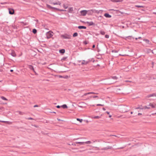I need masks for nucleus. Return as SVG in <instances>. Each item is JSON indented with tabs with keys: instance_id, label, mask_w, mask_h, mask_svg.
Here are the masks:
<instances>
[{
	"instance_id": "nucleus-45",
	"label": "nucleus",
	"mask_w": 156,
	"mask_h": 156,
	"mask_svg": "<svg viewBox=\"0 0 156 156\" xmlns=\"http://www.w3.org/2000/svg\"><path fill=\"white\" fill-rule=\"evenodd\" d=\"M28 119V120H32V119H33L32 118H31V117H30V118H28L27 119Z\"/></svg>"
},
{
	"instance_id": "nucleus-39",
	"label": "nucleus",
	"mask_w": 156,
	"mask_h": 156,
	"mask_svg": "<svg viewBox=\"0 0 156 156\" xmlns=\"http://www.w3.org/2000/svg\"><path fill=\"white\" fill-rule=\"evenodd\" d=\"M67 58L66 57H63L62 58L61 60H62V61H65L66 59Z\"/></svg>"
},
{
	"instance_id": "nucleus-55",
	"label": "nucleus",
	"mask_w": 156,
	"mask_h": 156,
	"mask_svg": "<svg viewBox=\"0 0 156 156\" xmlns=\"http://www.w3.org/2000/svg\"><path fill=\"white\" fill-rule=\"evenodd\" d=\"M142 115V114H141V113H139L138 114V115Z\"/></svg>"
},
{
	"instance_id": "nucleus-14",
	"label": "nucleus",
	"mask_w": 156,
	"mask_h": 156,
	"mask_svg": "<svg viewBox=\"0 0 156 156\" xmlns=\"http://www.w3.org/2000/svg\"><path fill=\"white\" fill-rule=\"evenodd\" d=\"M104 15L107 18H111V15L107 13L105 14Z\"/></svg>"
},
{
	"instance_id": "nucleus-36",
	"label": "nucleus",
	"mask_w": 156,
	"mask_h": 156,
	"mask_svg": "<svg viewBox=\"0 0 156 156\" xmlns=\"http://www.w3.org/2000/svg\"><path fill=\"white\" fill-rule=\"evenodd\" d=\"M85 150H78V151H76L75 152H82L83 151H85Z\"/></svg>"
},
{
	"instance_id": "nucleus-43",
	"label": "nucleus",
	"mask_w": 156,
	"mask_h": 156,
	"mask_svg": "<svg viewBox=\"0 0 156 156\" xmlns=\"http://www.w3.org/2000/svg\"><path fill=\"white\" fill-rule=\"evenodd\" d=\"M87 94H90V92H88V93H85L84 94V96H86L87 95Z\"/></svg>"
},
{
	"instance_id": "nucleus-40",
	"label": "nucleus",
	"mask_w": 156,
	"mask_h": 156,
	"mask_svg": "<svg viewBox=\"0 0 156 156\" xmlns=\"http://www.w3.org/2000/svg\"><path fill=\"white\" fill-rule=\"evenodd\" d=\"M104 105H101V104H98L97 105V106H103Z\"/></svg>"
},
{
	"instance_id": "nucleus-10",
	"label": "nucleus",
	"mask_w": 156,
	"mask_h": 156,
	"mask_svg": "<svg viewBox=\"0 0 156 156\" xmlns=\"http://www.w3.org/2000/svg\"><path fill=\"white\" fill-rule=\"evenodd\" d=\"M112 147L108 146L106 147L103 148L101 149L102 150H106L108 149H111Z\"/></svg>"
},
{
	"instance_id": "nucleus-34",
	"label": "nucleus",
	"mask_w": 156,
	"mask_h": 156,
	"mask_svg": "<svg viewBox=\"0 0 156 156\" xmlns=\"http://www.w3.org/2000/svg\"><path fill=\"white\" fill-rule=\"evenodd\" d=\"M100 34L102 35H104L105 34V32L104 31H100Z\"/></svg>"
},
{
	"instance_id": "nucleus-19",
	"label": "nucleus",
	"mask_w": 156,
	"mask_h": 156,
	"mask_svg": "<svg viewBox=\"0 0 156 156\" xmlns=\"http://www.w3.org/2000/svg\"><path fill=\"white\" fill-rule=\"evenodd\" d=\"M59 52L60 53L63 54L65 52V50L64 49H61L59 50Z\"/></svg>"
},
{
	"instance_id": "nucleus-25",
	"label": "nucleus",
	"mask_w": 156,
	"mask_h": 156,
	"mask_svg": "<svg viewBox=\"0 0 156 156\" xmlns=\"http://www.w3.org/2000/svg\"><path fill=\"white\" fill-rule=\"evenodd\" d=\"M61 107H62L63 108H67V106L66 105L64 104L61 106Z\"/></svg>"
},
{
	"instance_id": "nucleus-57",
	"label": "nucleus",
	"mask_w": 156,
	"mask_h": 156,
	"mask_svg": "<svg viewBox=\"0 0 156 156\" xmlns=\"http://www.w3.org/2000/svg\"><path fill=\"white\" fill-rule=\"evenodd\" d=\"M13 69H11V70H10V71L11 72H13Z\"/></svg>"
},
{
	"instance_id": "nucleus-32",
	"label": "nucleus",
	"mask_w": 156,
	"mask_h": 156,
	"mask_svg": "<svg viewBox=\"0 0 156 156\" xmlns=\"http://www.w3.org/2000/svg\"><path fill=\"white\" fill-rule=\"evenodd\" d=\"M101 118L100 116H95L94 117V118L95 119H98Z\"/></svg>"
},
{
	"instance_id": "nucleus-12",
	"label": "nucleus",
	"mask_w": 156,
	"mask_h": 156,
	"mask_svg": "<svg viewBox=\"0 0 156 156\" xmlns=\"http://www.w3.org/2000/svg\"><path fill=\"white\" fill-rule=\"evenodd\" d=\"M73 11V7H69L68 9V12L69 13H72Z\"/></svg>"
},
{
	"instance_id": "nucleus-51",
	"label": "nucleus",
	"mask_w": 156,
	"mask_h": 156,
	"mask_svg": "<svg viewBox=\"0 0 156 156\" xmlns=\"http://www.w3.org/2000/svg\"><path fill=\"white\" fill-rule=\"evenodd\" d=\"M121 89L119 88H117V91H118V90H121Z\"/></svg>"
},
{
	"instance_id": "nucleus-16",
	"label": "nucleus",
	"mask_w": 156,
	"mask_h": 156,
	"mask_svg": "<svg viewBox=\"0 0 156 156\" xmlns=\"http://www.w3.org/2000/svg\"><path fill=\"white\" fill-rule=\"evenodd\" d=\"M11 54L13 57H15L16 56V54L14 51H12Z\"/></svg>"
},
{
	"instance_id": "nucleus-18",
	"label": "nucleus",
	"mask_w": 156,
	"mask_h": 156,
	"mask_svg": "<svg viewBox=\"0 0 156 156\" xmlns=\"http://www.w3.org/2000/svg\"><path fill=\"white\" fill-rule=\"evenodd\" d=\"M29 68L31 70H33V71H34V67L32 65H29Z\"/></svg>"
},
{
	"instance_id": "nucleus-31",
	"label": "nucleus",
	"mask_w": 156,
	"mask_h": 156,
	"mask_svg": "<svg viewBox=\"0 0 156 156\" xmlns=\"http://www.w3.org/2000/svg\"><path fill=\"white\" fill-rule=\"evenodd\" d=\"M91 143V142H90V141H88L84 142V144H90Z\"/></svg>"
},
{
	"instance_id": "nucleus-26",
	"label": "nucleus",
	"mask_w": 156,
	"mask_h": 156,
	"mask_svg": "<svg viewBox=\"0 0 156 156\" xmlns=\"http://www.w3.org/2000/svg\"><path fill=\"white\" fill-rule=\"evenodd\" d=\"M135 109H143L144 108L142 107V106L141 105L140 106H139L138 107L136 108Z\"/></svg>"
},
{
	"instance_id": "nucleus-8",
	"label": "nucleus",
	"mask_w": 156,
	"mask_h": 156,
	"mask_svg": "<svg viewBox=\"0 0 156 156\" xmlns=\"http://www.w3.org/2000/svg\"><path fill=\"white\" fill-rule=\"evenodd\" d=\"M148 106H151L152 108H156V105L152 104L151 103H150Z\"/></svg>"
},
{
	"instance_id": "nucleus-33",
	"label": "nucleus",
	"mask_w": 156,
	"mask_h": 156,
	"mask_svg": "<svg viewBox=\"0 0 156 156\" xmlns=\"http://www.w3.org/2000/svg\"><path fill=\"white\" fill-rule=\"evenodd\" d=\"M1 98L3 100H7V99L6 98H5V97H4L3 96H2L1 97Z\"/></svg>"
},
{
	"instance_id": "nucleus-29",
	"label": "nucleus",
	"mask_w": 156,
	"mask_h": 156,
	"mask_svg": "<svg viewBox=\"0 0 156 156\" xmlns=\"http://www.w3.org/2000/svg\"><path fill=\"white\" fill-rule=\"evenodd\" d=\"M144 41H145L146 42L147 44H148L149 42V41L147 39H144Z\"/></svg>"
},
{
	"instance_id": "nucleus-22",
	"label": "nucleus",
	"mask_w": 156,
	"mask_h": 156,
	"mask_svg": "<svg viewBox=\"0 0 156 156\" xmlns=\"http://www.w3.org/2000/svg\"><path fill=\"white\" fill-rule=\"evenodd\" d=\"M63 7L65 9H66L68 8V5L67 4L65 5V4H64L63 5Z\"/></svg>"
},
{
	"instance_id": "nucleus-24",
	"label": "nucleus",
	"mask_w": 156,
	"mask_h": 156,
	"mask_svg": "<svg viewBox=\"0 0 156 156\" xmlns=\"http://www.w3.org/2000/svg\"><path fill=\"white\" fill-rule=\"evenodd\" d=\"M90 98H98V96H96V95L91 96H90Z\"/></svg>"
},
{
	"instance_id": "nucleus-20",
	"label": "nucleus",
	"mask_w": 156,
	"mask_h": 156,
	"mask_svg": "<svg viewBox=\"0 0 156 156\" xmlns=\"http://www.w3.org/2000/svg\"><path fill=\"white\" fill-rule=\"evenodd\" d=\"M114 80H116L118 79V77L116 76H112L111 77Z\"/></svg>"
},
{
	"instance_id": "nucleus-28",
	"label": "nucleus",
	"mask_w": 156,
	"mask_h": 156,
	"mask_svg": "<svg viewBox=\"0 0 156 156\" xmlns=\"http://www.w3.org/2000/svg\"><path fill=\"white\" fill-rule=\"evenodd\" d=\"M78 36V33L77 32L75 33L73 35V37H76Z\"/></svg>"
},
{
	"instance_id": "nucleus-64",
	"label": "nucleus",
	"mask_w": 156,
	"mask_h": 156,
	"mask_svg": "<svg viewBox=\"0 0 156 156\" xmlns=\"http://www.w3.org/2000/svg\"><path fill=\"white\" fill-rule=\"evenodd\" d=\"M97 66H100V65L99 64H97Z\"/></svg>"
},
{
	"instance_id": "nucleus-1",
	"label": "nucleus",
	"mask_w": 156,
	"mask_h": 156,
	"mask_svg": "<svg viewBox=\"0 0 156 156\" xmlns=\"http://www.w3.org/2000/svg\"><path fill=\"white\" fill-rule=\"evenodd\" d=\"M91 11L92 12L93 10H83L81 11L80 12L82 16H84L86 15V14L88 12Z\"/></svg>"
},
{
	"instance_id": "nucleus-7",
	"label": "nucleus",
	"mask_w": 156,
	"mask_h": 156,
	"mask_svg": "<svg viewBox=\"0 0 156 156\" xmlns=\"http://www.w3.org/2000/svg\"><path fill=\"white\" fill-rule=\"evenodd\" d=\"M9 14L12 15L14 13V11L13 9H9Z\"/></svg>"
},
{
	"instance_id": "nucleus-58",
	"label": "nucleus",
	"mask_w": 156,
	"mask_h": 156,
	"mask_svg": "<svg viewBox=\"0 0 156 156\" xmlns=\"http://www.w3.org/2000/svg\"><path fill=\"white\" fill-rule=\"evenodd\" d=\"M106 113H107L108 114H109V112L107 111L106 112Z\"/></svg>"
},
{
	"instance_id": "nucleus-62",
	"label": "nucleus",
	"mask_w": 156,
	"mask_h": 156,
	"mask_svg": "<svg viewBox=\"0 0 156 156\" xmlns=\"http://www.w3.org/2000/svg\"><path fill=\"white\" fill-rule=\"evenodd\" d=\"M150 108L149 107H147V109H150Z\"/></svg>"
},
{
	"instance_id": "nucleus-30",
	"label": "nucleus",
	"mask_w": 156,
	"mask_h": 156,
	"mask_svg": "<svg viewBox=\"0 0 156 156\" xmlns=\"http://www.w3.org/2000/svg\"><path fill=\"white\" fill-rule=\"evenodd\" d=\"M136 7L138 8H143L144 6L142 5H136L135 6Z\"/></svg>"
},
{
	"instance_id": "nucleus-17",
	"label": "nucleus",
	"mask_w": 156,
	"mask_h": 156,
	"mask_svg": "<svg viewBox=\"0 0 156 156\" xmlns=\"http://www.w3.org/2000/svg\"><path fill=\"white\" fill-rule=\"evenodd\" d=\"M75 143L77 144H79L80 145H83L84 144V142H75Z\"/></svg>"
},
{
	"instance_id": "nucleus-60",
	"label": "nucleus",
	"mask_w": 156,
	"mask_h": 156,
	"mask_svg": "<svg viewBox=\"0 0 156 156\" xmlns=\"http://www.w3.org/2000/svg\"><path fill=\"white\" fill-rule=\"evenodd\" d=\"M102 109L104 111H105V108H103Z\"/></svg>"
},
{
	"instance_id": "nucleus-41",
	"label": "nucleus",
	"mask_w": 156,
	"mask_h": 156,
	"mask_svg": "<svg viewBox=\"0 0 156 156\" xmlns=\"http://www.w3.org/2000/svg\"><path fill=\"white\" fill-rule=\"evenodd\" d=\"M19 114H20L21 115H23L24 114L23 112H19Z\"/></svg>"
},
{
	"instance_id": "nucleus-6",
	"label": "nucleus",
	"mask_w": 156,
	"mask_h": 156,
	"mask_svg": "<svg viewBox=\"0 0 156 156\" xmlns=\"http://www.w3.org/2000/svg\"><path fill=\"white\" fill-rule=\"evenodd\" d=\"M156 97V93H154L148 95L146 96L147 98H149L152 97Z\"/></svg>"
},
{
	"instance_id": "nucleus-2",
	"label": "nucleus",
	"mask_w": 156,
	"mask_h": 156,
	"mask_svg": "<svg viewBox=\"0 0 156 156\" xmlns=\"http://www.w3.org/2000/svg\"><path fill=\"white\" fill-rule=\"evenodd\" d=\"M61 37H63L65 39H70L71 37V35L66 34L64 35H61Z\"/></svg>"
},
{
	"instance_id": "nucleus-54",
	"label": "nucleus",
	"mask_w": 156,
	"mask_h": 156,
	"mask_svg": "<svg viewBox=\"0 0 156 156\" xmlns=\"http://www.w3.org/2000/svg\"><path fill=\"white\" fill-rule=\"evenodd\" d=\"M84 43L85 44H87V41H85L84 42Z\"/></svg>"
},
{
	"instance_id": "nucleus-52",
	"label": "nucleus",
	"mask_w": 156,
	"mask_h": 156,
	"mask_svg": "<svg viewBox=\"0 0 156 156\" xmlns=\"http://www.w3.org/2000/svg\"><path fill=\"white\" fill-rule=\"evenodd\" d=\"M120 2V0H116V2Z\"/></svg>"
},
{
	"instance_id": "nucleus-38",
	"label": "nucleus",
	"mask_w": 156,
	"mask_h": 156,
	"mask_svg": "<svg viewBox=\"0 0 156 156\" xmlns=\"http://www.w3.org/2000/svg\"><path fill=\"white\" fill-rule=\"evenodd\" d=\"M98 93L94 92H90V94H98Z\"/></svg>"
},
{
	"instance_id": "nucleus-61",
	"label": "nucleus",
	"mask_w": 156,
	"mask_h": 156,
	"mask_svg": "<svg viewBox=\"0 0 156 156\" xmlns=\"http://www.w3.org/2000/svg\"><path fill=\"white\" fill-rule=\"evenodd\" d=\"M138 38L139 39H141V37H138Z\"/></svg>"
},
{
	"instance_id": "nucleus-59",
	"label": "nucleus",
	"mask_w": 156,
	"mask_h": 156,
	"mask_svg": "<svg viewBox=\"0 0 156 156\" xmlns=\"http://www.w3.org/2000/svg\"><path fill=\"white\" fill-rule=\"evenodd\" d=\"M76 143H74V144H72L73 145H74V146H76Z\"/></svg>"
},
{
	"instance_id": "nucleus-15",
	"label": "nucleus",
	"mask_w": 156,
	"mask_h": 156,
	"mask_svg": "<svg viewBox=\"0 0 156 156\" xmlns=\"http://www.w3.org/2000/svg\"><path fill=\"white\" fill-rule=\"evenodd\" d=\"M78 28L80 29H86V27L84 26H79L78 27Z\"/></svg>"
},
{
	"instance_id": "nucleus-37",
	"label": "nucleus",
	"mask_w": 156,
	"mask_h": 156,
	"mask_svg": "<svg viewBox=\"0 0 156 156\" xmlns=\"http://www.w3.org/2000/svg\"><path fill=\"white\" fill-rule=\"evenodd\" d=\"M72 149L73 150V152H75L74 151H78V150L77 148H72Z\"/></svg>"
},
{
	"instance_id": "nucleus-13",
	"label": "nucleus",
	"mask_w": 156,
	"mask_h": 156,
	"mask_svg": "<svg viewBox=\"0 0 156 156\" xmlns=\"http://www.w3.org/2000/svg\"><path fill=\"white\" fill-rule=\"evenodd\" d=\"M87 24L89 25V26H92V25H95L94 23L93 22H87Z\"/></svg>"
},
{
	"instance_id": "nucleus-63",
	"label": "nucleus",
	"mask_w": 156,
	"mask_h": 156,
	"mask_svg": "<svg viewBox=\"0 0 156 156\" xmlns=\"http://www.w3.org/2000/svg\"><path fill=\"white\" fill-rule=\"evenodd\" d=\"M58 119V121H61V120H60V119Z\"/></svg>"
},
{
	"instance_id": "nucleus-21",
	"label": "nucleus",
	"mask_w": 156,
	"mask_h": 156,
	"mask_svg": "<svg viewBox=\"0 0 156 156\" xmlns=\"http://www.w3.org/2000/svg\"><path fill=\"white\" fill-rule=\"evenodd\" d=\"M108 80H109V84H112L115 82H112V81H111V79L110 78H109L108 79Z\"/></svg>"
},
{
	"instance_id": "nucleus-47",
	"label": "nucleus",
	"mask_w": 156,
	"mask_h": 156,
	"mask_svg": "<svg viewBox=\"0 0 156 156\" xmlns=\"http://www.w3.org/2000/svg\"><path fill=\"white\" fill-rule=\"evenodd\" d=\"M38 107V105H35L34 106V108L35 107Z\"/></svg>"
},
{
	"instance_id": "nucleus-56",
	"label": "nucleus",
	"mask_w": 156,
	"mask_h": 156,
	"mask_svg": "<svg viewBox=\"0 0 156 156\" xmlns=\"http://www.w3.org/2000/svg\"><path fill=\"white\" fill-rule=\"evenodd\" d=\"M34 71V73H35V75H37V73H36L35 72V70H34V71Z\"/></svg>"
},
{
	"instance_id": "nucleus-11",
	"label": "nucleus",
	"mask_w": 156,
	"mask_h": 156,
	"mask_svg": "<svg viewBox=\"0 0 156 156\" xmlns=\"http://www.w3.org/2000/svg\"><path fill=\"white\" fill-rule=\"evenodd\" d=\"M51 4H53L54 5H60L61 3L60 2H51Z\"/></svg>"
},
{
	"instance_id": "nucleus-53",
	"label": "nucleus",
	"mask_w": 156,
	"mask_h": 156,
	"mask_svg": "<svg viewBox=\"0 0 156 156\" xmlns=\"http://www.w3.org/2000/svg\"><path fill=\"white\" fill-rule=\"evenodd\" d=\"M95 45H94V44L92 46V48H95Z\"/></svg>"
},
{
	"instance_id": "nucleus-48",
	"label": "nucleus",
	"mask_w": 156,
	"mask_h": 156,
	"mask_svg": "<svg viewBox=\"0 0 156 156\" xmlns=\"http://www.w3.org/2000/svg\"><path fill=\"white\" fill-rule=\"evenodd\" d=\"M111 1L113 2H116V0H111Z\"/></svg>"
},
{
	"instance_id": "nucleus-9",
	"label": "nucleus",
	"mask_w": 156,
	"mask_h": 156,
	"mask_svg": "<svg viewBox=\"0 0 156 156\" xmlns=\"http://www.w3.org/2000/svg\"><path fill=\"white\" fill-rule=\"evenodd\" d=\"M47 7L48 8H49L50 9H54L55 10L56 8L55 7H51V6L50 5H47Z\"/></svg>"
},
{
	"instance_id": "nucleus-42",
	"label": "nucleus",
	"mask_w": 156,
	"mask_h": 156,
	"mask_svg": "<svg viewBox=\"0 0 156 156\" xmlns=\"http://www.w3.org/2000/svg\"><path fill=\"white\" fill-rule=\"evenodd\" d=\"M109 37V35H105V37L107 38H108Z\"/></svg>"
},
{
	"instance_id": "nucleus-35",
	"label": "nucleus",
	"mask_w": 156,
	"mask_h": 156,
	"mask_svg": "<svg viewBox=\"0 0 156 156\" xmlns=\"http://www.w3.org/2000/svg\"><path fill=\"white\" fill-rule=\"evenodd\" d=\"M76 120L78 121H80V122H82V121H83V119H80L79 118H77L76 119Z\"/></svg>"
},
{
	"instance_id": "nucleus-46",
	"label": "nucleus",
	"mask_w": 156,
	"mask_h": 156,
	"mask_svg": "<svg viewBox=\"0 0 156 156\" xmlns=\"http://www.w3.org/2000/svg\"><path fill=\"white\" fill-rule=\"evenodd\" d=\"M0 122H8L7 121H0Z\"/></svg>"
},
{
	"instance_id": "nucleus-3",
	"label": "nucleus",
	"mask_w": 156,
	"mask_h": 156,
	"mask_svg": "<svg viewBox=\"0 0 156 156\" xmlns=\"http://www.w3.org/2000/svg\"><path fill=\"white\" fill-rule=\"evenodd\" d=\"M128 108L127 106H122L121 108V111L123 112H127L128 109L127 108Z\"/></svg>"
},
{
	"instance_id": "nucleus-44",
	"label": "nucleus",
	"mask_w": 156,
	"mask_h": 156,
	"mask_svg": "<svg viewBox=\"0 0 156 156\" xmlns=\"http://www.w3.org/2000/svg\"><path fill=\"white\" fill-rule=\"evenodd\" d=\"M92 10H93L92 12L91 11V12H89L87 13H88L89 14H92L93 13V12H94V10H93V9H92Z\"/></svg>"
},
{
	"instance_id": "nucleus-5",
	"label": "nucleus",
	"mask_w": 156,
	"mask_h": 156,
	"mask_svg": "<svg viewBox=\"0 0 156 156\" xmlns=\"http://www.w3.org/2000/svg\"><path fill=\"white\" fill-rule=\"evenodd\" d=\"M46 35L48 39L50 38L52 36V35L50 32H47L46 34Z\"/></svg>"
},
{
	"instance_id": "nucleus-27",
	"label": "nucleus",
	"mask_w": 156,
	"mask_h": 156,
	"mask_svg": "<svg viewBox=\"0 0 156 156\" xmlns=\"http://www.w3.org/2000/svg\"><path fill=\"white\" fill-rule=\"evenodd\" d=\"M32 32L34 34H35L36 33L37 31L36 29H34L33 30Z\"/></svg>"
},
{
	"instance_id": "nucleus-49",
	"label": "nucleus",
	"mask_w": 156,
	"mask_h": 156,
	"mask_svg": "<svg viewBox=\"0 0 156 156\" xmlns=\"http://www.w3.org/2000/svg\"><path fill=\"white\" fill-rule=\"evenodd\" d=\"M60 107H61V106H60L59 105H58L56 106V107L58 108H60Z\"/></svg>"
},
{
	"instance_id": "nucleus-4",
	"label": "nucleus",
	"mask_w": 156,
	"mask_h": 156,
	"mask_svg": "<svg viewBox=\"0 0 156 156\" xmlns=\"http://www.w3.org/2000/svg\"><path fill=\"white\" fill-rule=\"evenodd\" d=\"M90 60H88L87 61L85 60H83L82 62L81 63V65H87V64L89 63L90 62Z\"/></svg>"
},
{
	"instance_id": "nucleus-23",
	"label": "nucleus",
	"mask_w": 156,
	"mask_h": 156,
	"mask_svg": "<svg viewBox=\"0 0 156 156\" xmlns=\"http://www.w3.org/2000/svg\"><path fill=\"white\" fill-rule=\"evenodd\" d=\"M55 10H56L57 11H66V10H64L63 9H59L57 8H56Z\"/></svg>"
},
{
	"instance_id": "nucleus-50",
	"label": "nucleus",
	"mask_w": 156,
	"mask_h": 156,
	"mask_svg": "<svg viewBox=\"0 0 156 156\" xmlns=\"http://www.w3.org/2000/svg\"><path fill=\"white\" fill-rule=\"evenodd\" d=\"M147 106H144L143 108H144V109H146V108H147Z\"/></svg>"
}]
</instances>
